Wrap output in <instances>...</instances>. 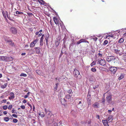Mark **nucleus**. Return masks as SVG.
I'll return each instance as SVG.
<instances>
[{"label": "nucleus", "instance_id": "bb28decb", "mask_svg": "<svg viewBox=\"0 0 126 126\" xmlns=\"http://www.w3.org/2000/svg\"><path fill=\"white\" fill-rule=\"evenodd\" d=\"M67 92L69 94H72L73 92H72V90L71 89H69L67 91Z\"/></svg>", "mask_w": 126, "mask_h": 126}, {"label": "nucleus", "instance_id": "774afa93", "mask_svg": "<svg viewBox=\"0 0 126 126\" xmlns=\"http://www.w3.org/2000/svg\"><path fill=\"white\" fill-rule=\"evenodd\" d=\"M91 120H89L88 122V124H91Z\"/></svg>", "mask_w": 126, "mask_h": 126}, {"label": "nucleus", "instance_id": "f3484780", "mask_svg": "<svg viewBox=\"0 0 126 126\" xmlns=\"http://www.w3.org/2000/svg\"><path fill=\"white\" fill-rule=\"evenodd\" d=\"M65 98L68 100L70 102H71V99L72 98L73 99V98L69 94L66 95L65 97Z\"/></svg>", "mask_w": 126, "mask_h": 126}, {"label": "nucleus", "instance_id": "4d7b16f0", "mask_svg": "<svg viewBox=\"0 0 126 126\" xmlns=\"http://www.w3.org/2000/svg\"><path fill=\"white\" fill-rule=\"evenodd\" d=\"M99 69L101 70H105V68H104V67H100V68H99Z\"/></svg>", "mask_w": 126, "mask_h": 126}, {"label": "nucleus", "instance_id": "4c0bfd02", "mask_svg": "<svg viewBox=\"0 0 126 126\" xmlns=\"http://www.w3.org/2000/svg\"><path fill=\"white\" fill-rule=\"evenodd\" d=\"M3 109L4 110H6L8 108V106L7 105H4L3 106Z\"/></svg>", "mask_w": 126, "mask_h": 126}, {"label": "nucleus", "instance_id": "412c9836", "mask_svg": "<svg viewBox=\"0 0 126 126\" xmlns=\"http://www.w3.org/2000/svg\"><path fill=\"white\" fill-rule=\"evenodd\" d=\"M5 41L7 43H8L10 45H13L12 41L11 40H8L7 39H5Z\"/></svg>", "mask_w": 126, "mask_h": 126}, {"label": "nucleus", "instance_id": "bf43d9fd", "mask_svg": "<svg viewBox=\"0 0 126 126\" xmlns=\"http://www.w3.org/2000/svg\"><path fill=\"white\" fill-rule=\"evenodd\" d=\"M12 116L13 117H14L15 118H16L17 117V115H16V114H12Z\"/></svg>", "mask_w": 126, "mask_h": 126}, {"label": "nucleus", "instance_id": "4468645a", "mask_svg": "<svg viewBox=\"0 0 126 126\" xmlns=\"http://www.w3.org/2000/svg\"><path fill=\"white\" fill-rule=\"evenodd\" d=\"M44 35H43L41 37L40 41V46H42L43 45V40L44 39Z\"/></svg>", "mask_w": 126, "mask_h": 126}, {"label": "nucleus", "instance_id": "72a5a7b5", "mask_svg": "<svg viewBox=\"0 0 126 126\" xmlns=\"http://www.w3.org/2000/svg\"><path fill=\"white\" fill-rule=\"evenodd\" d=\"M20 76L21 77H25L27 76V75L26 74H24L23 73H22L20 74Z\"/></svg>", "mask_w": 126, "mask_h": 126}, {"label": "nucleus", "instance_id": "de8ad7c7", "mask_svg": "<svg viewBox=\"0 0 126 126\" xmlns=\"http://www.w3.org/2000/svg\"><path fill=\"white\" fill-rule=\"evenodd\" d=\"M105 101V97H103L102 99V103L103 104H104Z\"/></svg>", "mask_w": 126, "mask_h": 126}, {"label": "nucleus", "instance_id": "9d476101", "mask_svg": "<svg viewBox=\"0 0 126 126\" xmlns=\"http://www.w3.org/2000/svg\"><path fill=\"white\" fill-rule=\"evenodd\" d=\"M11 31L13 34H15L17 33V30L15 28L12 27L11 28Z\"/></svg>", "mask_w": 126, "mask_h": 126}, {"label": "nucleus", "instance_id": "473e14b6", "mask_svg": "<svg viewBox=\"0 0 126 126\" xmlns=\"http://www.w3.org/2000/svg\"><path fill=\"white\" fill-rule=\"evenodd\" d=\"M16 14H23V13L22 12H19L18 11H17L16 12Z\"/></svg>", "mask_w": 126, "mask_h": 126}, {"label": "nucleus", "instance_id": "f704fd0d", "mask_svg": "<svg viewBox=\"0 0 126 126\" xmlns=\"http://www.w3.org/2000/svg\"><path fill=\"white\" fill-rule=\"evenodd\" d=\"M111 37L112 38L113 37H114V36H113V35L112 34L109 35H108V36H106V38H108L109 39V38H108V37Z\"/></svg>", "mask_w": 126, "mask_h": 126}, {"label": "nucleus", "instance_id": "052dcab7", "mask_svg": "<svg viewBox=\"0 0 126 126\" xmlns=\"http://www.w3.org/2000/svg\"><path fill=\"white\" fill-rule=\"evenodd\" d=\"M27 14L28 15L30 16H32L33 15V14L32 13H28Z\"/></svg>", "mask_w": 126, "mask_h": 126}, {"label": "nucleus", "instance_id": "3c124183", "mask_svg": "<svg viewBox=\"0 0 126 126\" xmlns=\"http://www.w3.org/2000/svg\"><path fill=\"white\" fill-rule=\"evenodd\" d=\"M92 38L93 39L94 41H96L97 39V38L96 37H93Z\"/></svg>", "mask_w": 126, "mask_h": 126}, {"label": "nucleus", "instance_id": "b1692460", "mask_svg": "<svg viewBox=\"0 0 126 126\" xmlns=\"http://www.w3.org/2000/svg\"><path fill=\"white\" fill-rule=\"evenodd\" d=\"M124 77V74H121L118 78L119 80H120L122 79H123Z\"/></svg>", "mask_w": 126, "mask_h": 126}, {"label": "nucleus", "instance_id": "4be33fe9", "mask_svg": "<svg viewBox=\"0 0 126 126\" xmlns=\"http://www.w3.org/2000/svg\"><path fill=\"white\" fill-rule=\"evenodd\" d=\"M38 114L42 118H43L45 116V115L44 114V113L43 112L39 113H38Z\"/></svg>", "mask_w": 126, "mask_h": 126}, {"label": "nucleus", "instance_id": "1a4fd4ad", "mask_svg": "<svg viewBox=\"0 0 126 126\" xmlns=\"http://www.w3.org/2000/svg\"><path fill=\"white\" fill-rule=\"evenodd\" d=\"M9 57L5 56L0 57V60L3 61H7Z\"/></svg>", "mask_w": 126, "mask_h": 126}, {"label": "nucleus", "instance_id": "2eb2a0df", "mask_svg": "<svg viewBox=\"0 0 126 126\" xmlns=\"http://www.w3.org/2000/svg\"><path fill=\"white\" fill-rule=\"evenodd\" d=\"M113 119V116L112 115H110L109 117L108 118L107 120L109 123H110L111 122Z\"/></svg>", "mask_w": 126, "mask_h": 126}, {"label": "nucleus", "instance_id": "338daca9", "mask_svg": "<svg viewBox=\"0 0 126 126\" xmlns=\"http://www.w3.org/2000/svg\"><path fill=\"white\" fill-rule=\"evenodd\" d=\"M28 95L27 94L24 96V98H27L28 97Z\"/></svg>", "mask_w": 126, "mask_h": 126}, {"label": "nucleus", "instance_id": "2f4dec72", "mask_svg": "<svg viewBox=\"0 0 126 126\" xmlns=\"http://www.w3.org/2000/svg\"><path fill=\"white\" fill-rule=\"evenodd\" d=\"M35 45L32 42L30 44V47H32L34 46Z\"/></svg>", "mask_w": 126, "mask_h": 126}, {"label": "nucleus", "instance_id": "6e6d98bb", "mask_svg": "<svg viewBox=\"0 0 126 126\" xmlns=\"http://www.w3.org/2000/svg\"><path fill=\"white\" fill-rule=\"evenodd\" d=\"M53 126H58L57 123H54L53 124Z\"/></svg>", "mask_w": 126, "mask_h": 126}, {"label": "nucleus", "instance_id": "09e8293b", "mask_svg": "<svg viewBox=\"0 0 126 126\" xmlns=\"http://www.w3.org/2000/svg\"><path fill=\"white\" fill-rule=\"evenodd\" d=\"M49 22H50V24L51 25V26L52 25H54V24L53 22L52 21V20L51 19L50 20Z\"/></svg>", "mask_w": 126, "mask_h": 126}, {"label": "nucleus", "instance_id": "ea45409f", "mask_svg": "<svg viewBox=\"0 0 126 126\" xmlns=\"http://www.w3.org/2000/svg\"><path fill=\"white\" fill-rule=\"evenodd\" d=\"M59 42L58 41H56L55 42V45L57 47L59 44Z\"/></svg>", "mask_w": 126, "mask_h": 126}, {"label": "nucleus", "instance_id": "f03ea898", "mask_svg": "<svg viewBox=\"0 0 126 126\" xmlns=\"http://www.w3.org/2000/svg\"><path fill=\"white\" fill-rule=\"evenodd\" d=\"M115 59V57L113 56H108L107 57V61L109 62H113Z\"/></svg>", "mask_w": 126, "mask_h": 126}, {"label": "nucleus", "instance_id": "f8f14e48", "mask_svg": "<svg viewBox=\"0 0 126 126\" xmlns=\"http://www.w3.org/2000/svg\"><path fill=\"white\" fill-rule=\"evenodd\" d=\"M102 122L104 126H109V125L108 124L109 123L107 120H102Z\"/></svg>", "mask_w": 126, "mask_h": 126}, {"label": "nucleus", "instance_id": "e2e57ef3", "mask_svg": "<svg viewBox=\"0 0 126 126\" xmlns=\"http://www.w3.org/2000/svg\"><path fill=\"white\" fill-rule=\"evenodd\" d=\"M88 101V104L89 105H90L91 104V101Z\"/></svg>", "mask_w": 126, "mask_h": 126}, {"label": "nucleus", "instance_id": "c756f323", "mask_svg": "<svg viewBox=\"0 0 126 126\" xmlns=\"http://www.w3.org/2000/svg\"><path fill=\"white\" fill-rule=\"evenodd\" d=\"M108 43V41L107 40H105L104 41L103 43V45L104 46H105L106 45H107Z\"/></svg>", "mask_w": 126, "mask_h": 126}, {"label": "nucleus", "instance_id": "a18cd8bd", "mask_svg": "<svg viewBox=\"0 0 126 126\" xmlns=\"http://www.w3.org/2000/svg\"><path fill=\"white\" fill-rule=\"evenodd\" d=\"M93 106L94 108H97L98 107V105L95 104H94L93 105Z\"/></svg>", "mask_w": 126, "mask_h": 126}, {"label": "nucleus", "instance_id": "6ab92c4d", "mask_svg": "<svg viewBox=\"0 0 126 126\" xmlns=\"http://www.w3.org/2000/svg\"><path fill=\"white\" fill-rule=\"evenodd\" d=\"M10 96L9 97V99H13L14 98V94L12 92L10 94Z\"/></svg>", "mask_w": 126, "mask_h": 126}, {"label": "nucleus", "instance_id": "7c9ffc66", "mask_svg": "<svg viewBox=\"0 0 126 126\" xmlns=\"http://www.w3.org/2000/svg\"><path fill=\"white\" fill-rule=\"evenodd\" d=\"M10 119V118L8 117H5L4 118V120L6 122L8 121Z\"/></svg>", "mask_w": 126, "mask_h": 126}, {"label": "nucleus", "instance_id": "423d86ee", "mask_svg": "<svg viewBox=\"0 0 126 126\" xmlns=\"http://www.w3.org/2000/svg\"><path fill=\"white\" fill-rule=\"evenodd\" d=\"M109 69L110 71L112 72H113L114 73H115L116 72L117 70V68L115 67L111 66L109 68Z\"/></svg>", "mask_w": 126, "mask_h": 126}, {"label": "nucleus", "instance_id": "c03bdc74", "mask_svg": "<svg viewBox=\"0 0 126 126\" xmlns=\"http://www.w3.org/2000/svg\"><path fill=\"white\" fill-rule=\"evenodd\" d=\"M54 25H53L51 26L53 30H55L56 31V30L55 29V27L54 26Z\"/></svg>", "mask_w": 126, "mask_h": 126}, {"label": "nucleus", "instance_id": "20e7f679", "mask_svg": "<svg viewBox=\"0 0 126 126\" xmlns=\"http://www.w3.org/2000/svg\"><path fill=\"white\" fill-rule=\"evenodd\" d=\"M66 100L64 98H61V102L62 104L63 105L64 107H66Z\"/></svg>", "mask_w": 126, "mask_h": 126}, {"label": "nucleus", "instance_id": "c85d7f7f", "mask_svg": "<svg viewBox=\"0 0 126 126\" xmlns=\"http://www.w3.org/2000/svg\"><path fill=\"white\" fill-rule=\"evenodd\" d=\"M91 95H89L87 96V101H91Z\"/></svg>", "mask_w": 126, "mask_h": 126}, {"label": "nucleus", "instance_id": "ddd939ff", "mask_svg": "<svg viewBox=\"0 0 126 126\" xmlns=\"http://www.w3.org/2000/svg\"><path fill=\"white\" fill-rule=\"evenodd\" d=\"M53 19L55 23L56 24L59 25V20L56 17H53Z\"/></svg>", "mask_w": 126, "mask_h": 126}, {"label": "nucleus", "instance_id": "39448f33", "mask_svg": "<svg viewBox=\"0 0 126 126\" xmlns=\"http://www.w3.org/2000/svg\"><path fill=\"white\" fill-rule=\"evenodd\" d=\"M83 42L87 43L88 44L89 43V42L86 40L82 39L77 41V45H78L82 43Z\"/></svg>", "mask_w": 126, "mask_h": 126}, {"label": "nucleus", "instance_id": "c9c22d12", "mask_svg": "<svg viewBox=\"0 0 126 126\" xmlns=\"http://www.w3.org/2000/svg\"><path fill=\"white\" fill-rule=\"evenodd\" d=\"M38 41V39H36L35 40H34L32 42L35 45V44L37 43Z\"/></svg>", "mask_w": 126, "mask_h": 126}, {"label": "nucleus", "instance_id": "58836bf2", "mask_svg": "<svg viewBox=\"0 0 126 126\" xmlns=\"http://www.w3.org/2000/svg\"><path fill=\"white\" fill-rule=\"evenodd\" d=\"M123 59L124 60H126V54L123 55L122 56Z\"/></svg>", "mask_w": 126, "mask_h": 126}, {"label": "nucleus", "instance_id": "864d4df0", "mask_svg": "<svg viewBox=\"0 0 126 126\" xmlns=\"http://www.w3.org/2000/svg\"><path fill=\"white\" fill-rule=\"evenodd\" d=\"M21 108L22 109H24L25 108V107L24 105H22L20 106Z\"/></svg>", "mask_w": 126, "mask_h": 126}, {"label": "nucleus", "instance_id": "0eeeda50", "mask_svg": "<svg viewBox=\"0 0 126 126\" xmlns=\"http://www.w3.org/2000/svg\"><path fill=\"white\" fill-rule=\"evenodd\" d=\"M5 13L6 14L7 16L9 19L11 21H14V20H13L14 18L12 16L11 13H9V16L8 15V12H7L6 11Z\"/></svg>", "mask_w": 126, "mask_h": 126}, {"label": "nucleus", "instance_id": "49530a36", "mask_svg": "<svg viewBox=\"0 0 126 126\" xmlns=\"http://www.w3.org/2000/svg\"><path fill=\"white\" fill-rule=\"evenodd\" d=\"M81 101H80L79 102V103L78 104V105H77V108L79 109H80V107L79 106V105L81 103Z\"/></svg>", "mask_w": 126, "mask_h": 126}, {"label": "nucleus", "instance_id": "6e6552de", "mask_svg": "<svg viewBox=\"0 0 126 126\" xmlns=\"http://www.w3.org/2000/svg\"><path fill=\"white\" fill-rule=\"evenodd\" d=\"M98 62L99 64L103 66H104L106 64V61L104 59H101Z\"/></svg>", "mask_w": 126, "mask_h": 126}, {"label": "nucleus", "instance_id": "5701e85b", "mask_svg": "<svg viewBox=\"0 0 126 126\" xmlns=\"http://www.w3.org/2000/svg\"><path fill=\"white\" fill-rule=\"evenodd\" d=\"M38 1L41 5H44L45 3V2L43 0H38Z\"/></svg>", "mask_w": 126, "mask_h": 126}, {"label": "nucleus", "instance_id": "cd10ccee", "mask_svg": "<svg viewBox=\"0 0 126 126\" xmlns=\"http://www.w3.org/2000/svg\"><path fill=\"white\" fill-rule=\"evenodd\" d=\"M95 64H96V61H94L91 64V66H93L95 65Z\"/></svg>", "mask_w": 126, "mask_h": 126}, {"label": "nucleus", "instance_id": "79ce46f5", "mask_svg": "<svg viewBox=\"0 0 126 126\" xmlns=\"http://www.w3.org/2000/svg\"><path fill=\"white\" fill-rule=\"evenodd\" d=\"M36 73L38 75H40L41 73L40 72V71L39 70H37L36 71Z\"/></svg>", "mask_w": 126, "mask_h": 126}, {"label": "nucleus", "instance_id": "603ef678", "mask_svg": "<svg viewBox=\"0 0 126 126\" xmlns=\"http://www.w3.org/2000/svg\"><path fill=\"white\" fill-rule=\"evenodd\" d=\"M12 107V105H9L8 108L10 110L11 109Z\"/></svg>", "mask_w": 126, "mask_h": 126}, {"label": "nucleus", "instance_id": "a878e982", "mask_svg": "<svg viewBox=\"0 0 126 126\" xmlns=\"http://www.w3.org/2000/svg\"><path fill=\"white\" fill-rule=\"evenodd\" d=\"M124 41V39L122 38H121L119 40L118 42L119 43H121L123 42Z\"/></svg>", "mask_w": 126, "mask_h": 126}, {"label": "nucleus", "instance_id": "a19ab883", "mask_svg": "<svg viewBox=\"0 0 126 126\" xmlns=\"http://www.w3.org/2000/svg\"><path fill=\"white\" fill-rule=\"evenodd\" d=\"M13 122L16 123L17 122L18 120L16 119H14L13 120Z\"/></svg>", "mask_w": 126, "mask_h": 126}, {"label": "nucleus", "instance_id": "5fc2aeb1", "mask_svg": "<svg viewBox=\"0 0 126 126\" xmlns=\"http://www.w3.org/2000/svg\"><path fill=\"white\" fill-rule=\"evenodd\" d=\"M98 56L101 57L102 56V54L100 53H99L98 54Z\"/></svg>", "mask_w": 126, "mask_h": 126}, {"label": "nucleus", "instance_id": "aec40b11", "mask_svg": "<svg viewBox=\"0 0 126 126\" xmlns=\"http://www.w3.org/2000/svg\"><path fill=\"white\" fill-rule=\"evenodd\" d=\"M49 38V35L47 34L45 36V39L46 41V44L47 45L48 42V39Z\"/></svg>", "mask_w": 126, "mask_h": 126}, {"label": "nucleus", "instance_id": "e433bc0d", "mask_svg": "<svg viewBox=\"0 0 126 126\" xmlns=\"http://www.w3.org/2000/svg\"><path fill=\"white\" fill-rule=\"evenodd\" d=\"M91 70L92 71L94 72H95L96 71V69L94 68H92L91 69Z\"/></svg>", "mask_w": 126, "mask_h": 126}, {"label": "nucleus", "instance_id": "393cba45", "mask_svg": "<svg viewBox=\"0 0 126 126\" xmlns=\"http://www.w3.org/2000/svg\"><path fill=\"white\" fill-rule=\"evenodd\" d=\"M7 83H6L4 85H1V88L4 89L7 86Z\"/></svg>", "mask_w": 126, "mask_h": 126}, {"label": "nucleus", "instance_id": "13d9d810", "mask_svg": "<svg viewBox=\"0 0 126 126\" xmlns=\"http://www.w3.org/2000/svg\"><path fill=\"white\" fill-rule=\"evenodd\" d=\"M12 113H16V110H12Z\"/></svg>", "mask_w": 126, "mask_h": 126}, {"label": "nucleus", "instance_id": "9b49d317", "mask_svg": "<svg viewBox=\"0 0 126 126\" xmlns=\"http://www.w3.org/2000/svg\"><path fill=\"white\" fill-rule=\"evenodd\" d=\"M112 100L111 96V95H110L108 96H107L106 98V100L107 102L108 103H110Z\"/></svg>", "mask_w": 126, "mask_h": 126}, {"label": "nucleus", "instance_id": "7ed1b4c3", "mask_svg": "<svg viewBox=\"0 0 126 126\" xmlns=\"http://www.w3.org/2000/svg\"><path fill=\"white\" fill-rule=\"evenodd\" d=\"M123 49L121 48L120 49H115L114 50V51L115 53L117 54H118L119 56L123 54Z\"/></svg>", "mask_w": 126, "mask_h": 126}, {"label": "nucleus", "instance_id": "f257e3e1", "mask_svg": "<svg viewBox=\"0 0 126 126\" xmlns=\"http://www.w3.org/2000/svg\"><path fill=\"white\" fill-rule=\"evenodd\" d=\"M73 75L74 77L77 79H79L81 78V76L80 74V72L77 69H74L73 72Z\"/></svg>", "mask_w": 126, "mask_h": 126}, {"label": "nucleus", "instance_id": "69168bd1", "mask_svg": "<svg viewBox=\"0 0 126 126\" xmlns=\"http://www.w3.org/2000/svg\"><path fill=\"white\" fill-rule=\"evenodd\" d=\"M96 117L97 119H99V115H97Z\"/></svg>", "mask_w": 126, "mask_h": 126}, {"label": "nucleus", "instance_id": "8fccbe9b", "mask_svg": "<svg viewBox=\"0 0 126 126\" xmlns=\"http://www.w3.org/2000/svg\"><path fill=\"white\" fill-rule=\"evenodd\" d=\"M2 14L4 17H6V15L5 12H4L3 11H2Z\"/></svg>", "mask_w": 126, "mask_h": 126}, {"label": "nucleus", "instance_id": "680f3d73", "mask_svg": "<svg viewBox=\"0 0 126 126\" xmlns=\"http://www.w3.org/2000/svg\"><path fill=\"white\" fill-rule=\"evenodd\" d=\"M59 123L60 124V125H62V124H63V123L62 121L61 120L59 122Z\"/></svg>", "mask_w": 126, "mask_h": 126}, {"label": "nucleus", "instance_id": "dca6fc26", "mask_svg": "<svg viewBox=\"0 0 126 126\" xmlns=\"http://www.w3.org/2000/svg\"><path fill=\"white\" fill-rule=\"evenodd\" d=\"M35 49L36 53L37 54H39L40 53V50L41 48L39 47H36L34 48Z\"/></svg>", "mask_w": 126, "mask_h": 126}, {"label": "nucleus", "instance_id": "0e129e2a", "mask_svg": "<svg viewBox=\"0 0 126 126\" xmlns=\"http://www.w3.org/2000/svg\"><path fill=\"white\" fill-rule=\"evenodd\" d=\"M27 101L26 100H24L23 101V102L24 103H25L27 102Z\"/></svg>", "mask_w": 126, "mask_h": 126}, {"label": "nucleus", "instance_id": "37998d69", "mask_svg": "<svg viewBox=\"0 0 126 126\" xmlns=\"http://www.w3.org/2000/svg\"><path fill=\"white\" fill-rule=\"evenodd\" d=\"M58 83H57L55 85L54 87V89H55L56 90H57V88L58 86L59 85Z\"/></svg>", "mask_w": 126, "mask_h": 126}, {"label": "nucleus", "instance_id": "a211bd4d", "mask_svg": "<svg viewBox=\"0 0 126 126\" xmlns=\"http://www.w3.org/2000/svg\"><path fill=\"white\" fill-rule=\"evenodd\" d=\"M25 71L27 73L31 72V70L29 68V67L28 66H25Z\"/></svg>", "mask_w": 126, "mask_h": 126}]
</instances>
